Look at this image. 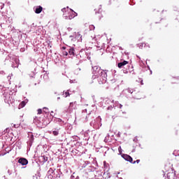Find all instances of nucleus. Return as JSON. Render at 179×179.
Instances as JSON below:
<instances>
[{
	"label": "nucleus",
	"instance_id": "nucleus-1",
	"mask_svg": "<svg viewBox=\"0 0 179 179\" xmlns=\"http://www.w3.org/2000/svg\"><path fill=\"white\" fill-rule=\"evenodd\" d=\"M101 68L99 66H92V79L97 78L99 85H103L107 79V72L101 71Z\"/></svg>",
	"mask_w": 179,
	"mask_h": 179
},
{
	"label": "nucleus",
	"instance_id": "nucleus-2",
	"mask_svg": "<svg viewBox=\"0 0 179 179\" xmlns=\"http://www.w3.org/2000/svg\"><path fill=\"white\" fill-rule=\"evenodd\" d=\"M73 110H76V102H71L69 107V112L72 113Z\"/></svg>",
	"mask_w": 179,
	"mask_h": 179
},
{
	"label": "nucleus",
	"instance_id": "nucleus-3",
	"mask_svg": "<svg viewBox=\"0 0 179 179\" xmlns=\"http://www.w3.org/2000/svg\"><path fill=\"white\" fill-rule=\"evenodd\" d=\"M122 157H123L124 160H126V162H129V163H132V162L134 161L132 157L127 154H123L122 155Z\"/></svg>",
	"mask_w": 179,
	"mask_h": 179
},
{
	"label": "nucleus",
	"instance_id": "nucleus-4",
	"mask_svg": "<svg viewBox=\"0 0 179 179\" xmlns=\"http://www.w3.org/2000/svg\"><path fill=\"white\" fill-rule=\"evenodd\" d=\"M18 163H20V164H22V166H27V164H29V161L26 158H20L18 160Z\"/></svg>",
	"mask_w": 179,
	"mask_h": 179
},
{
	"label": "nucleus",
	"instance_id": "nucleus-5",
	"mask_svg": "<svg viewBox=\"0 0 179 179\" xmlns=\"http://www.w3.org/2000/svg\"><path fill=\"white\" fill-rule=\"evenodd\" d=\"M129 62L128 61H123L122 62L118 63L117 66L118 68L121 69L122 66H125V65H128Z\"/></svg>",
	"mask_w": 179,
	"mask_h": 179
},
{
	"label": "nucleus",
	"instance_id": "nucleus-6",
	"mask_svg": "<svg viewBox=\"0 0 179 179\" xmlns=\"http://www.w3.org/2000/svg\"><path fill=\"white\" fill-rule=\"evenodd\" d=\"M35 13L36 14H39L41 12H43V8L41 7V6H37L35 8V10H34Z\"/></svg>",
	"mask_w": 179,
	"mask_h": 179
},
{
	"label": "nucleus",
	"instance_id": "nucleus-7",
	"mask_svg": "<svg viewBox=\"0 0 179 179\" xmlns=\"http://www.w3.org/2000/svg\"><path fill=\"white\" fill-rule=\"evenodd\" d=\"M76 16H78V14L75 15L73 13H71L69 16H65L66 19H69V20H72L73 17H76Z\"/></svg>",
	"mask_w": 179,
	"mask_h": 179
},
{
	"label": "nucleus",
	"instance_id": "nucleus-8",
	"mask_svg": "<svg viewBox=\"0 0 179 179\" xmlns=\"http://www.w3.org/2000/svg\"><path fill=\"white\" fill-rule=\"evenodd\" d=\"M95 13H101L103 12V9L101 8V5L98 6L95 9H94Z\"/></svg>",
	"mask_w": 179,
	"mask_h": 179
},
{
	"label": "nucleus",
	"instance_id": "nucleus-9",
	"mask_svg": "<svg viewBox=\"0 0 179 179\" xmlns=\"http://www.w3.org/2000/svg\"><path fill=\"white\" fill-rule=\"evenodd\" d=\"M41 159L42 160V163H46V162H48V157L45 155H42L41 157Z\"/></svg>",
	"mask_w": 179,
	"mask_h": 179
},
{
	"label": "nucleus",
	"instance_id": "nucleus-10",
	"mask_svg": "<svg viewBox=\"0 0 179 179\" xmlns=\"http://www.w3.org/2000/svg\"><path fill=\"white\" fill-rule=\"evenodd\" d=\"M134 98L136 99V100H141V92H137L136 93V94H133Z\"/></svg>",
	"mask_w": 179,
	"mask_h": 179
},
{
	"label": "nucleus",
	"instance_id": "nucleus-11",
	"mask_svg": "<svg viewBox=\"0 0 179 179\" xmlns=\"http://www.w3.org/2000/svg\"><path fill=\"white\" fill-rule=\"evenodd\" d=\"M69 55H73V57H74L75 56V49H73V48H71L69 50Z\"/></svg>",
	"mask_w": 179,
	"mask_h": 179
},
{
	"label": "nucleus",
	"instance_id": "nucleus-12",
	"mask_svg": "<svg viewBox=\"0 0 179 179\" xmlns=\"http://www.w3.org/2000/svg\"><path fill=\"white\" fill-rule=\"evenodd\" d=\"M63 96L64 97H69V96H71V94H69V90L64 92Z\"/></svg>",
	"mask_w": 179,
	"mask_h": 179
},
{
	"label": "nucleus",
	"instance_id": "nucleus-13",
	"mask_svg": "<svg viewBox=\"0 0 179 179\" xmlns=\"http://www.w3.org/2000/svg\"><path fill=\"white\" fill-rule=\"evenodd\" d=\"M52 134L55 136H58V135H59V130L57 129V130H54L52 131Z\"/></svg>",
	"mask_w": 179,
	"mask_h": 179
},
{
	"label": "nucleus",
	"instance_id": "nucleus-14",
	"mask_svg": "<svg viewBox=\"0 0 179 179\" xmlns=\"http://www.w3.org/2000/svg\"><path fill=\"white\" fill-rule=\"evenodd\" d=\"M179 78H173L171 80L172 83H178Z\"/></svg>",
	"mask_w": 179,
	"mask_h": 179
},
{
	"label": "nucleus",
	"instance_id": "nucleus-15",
	"mask_svg": "<svg viewBox=\"0 0 179 179\" xmlns=\"http://www.w3.org/2000/svg\"><path fill=\"white\" fill-rule=\"evenodd\" d=\"M24 106H26V102L25 101H22L20 103V107H21V108H23V107H24Z\"/></svg>",
	"mask_w": 179,
	"mask_h": 179
},
{
	"label": "nucleus",
	"instance_id": "nucleus-16",
	"mask_svg": "<svg viewBox=\"0 0 179 179\" xmlns=\"http://www.w3.org/2000/svg\"><path fill=\"white\" fill-rule=\"evenodd\" d=\"M54 169L52 168L49 169L48 173L51 176V174H54Z\"/></svg>",
	"mask_w": 179,
	"mask_h": 179
},
{
	"label": "nucleus",
	"instance_id": "nucleus-17",
	"mask_svg": "<svg viewBox=\"0 0 179 179\" xmlns=\"http://www.w3.org/2000/svg\"><path fill=\"white\" fill-rule=\"evenodd\" d=\"M68 10H69V8L67 7L66 8H62V11L63 12V13H65L66 12H68Z\"/></svg>",
	"mask_w": 179,
	"mask_h": 179
},
{
	"label": "nucleus",
	"instance_id": "nucleus-18",
	"mask_svg": "<svg viewBox=\"0 0 179 179\" xmlns=\"http://www.w3.org/2000/svg\"><path fill=\"white\" fill-rule=\"evenodd\" d=\"M94 29H96L94 25H93V24L90 25V30H94Z\"/></svg>",
	"mask_w": 179,
	"mask_h": 179
},
{
	"label": "nucleus",
	"instance_id": "nucleus-19",
	"mask_svg": "<svg viewBox=\"0 0 179 179\" xmlns=\"http://www.w3.org/2000/svg\"><path fill=\"white\" fill-rule=\"evenodd\" d=\"M132 163H133V164H135V163H137V164H138V163H141V159H137L136 161H134Z\"/></svg>",
	"mask_w": 179,
	"mask_h": 179
},
{
	"label": "nucleus",
	"instance_id": "nucleus-20",
	"mask_svg": "<svg viewBox=\"0 0 179 179\" xmlns=\"http://www.w3.org/2000/svg\"><path fill=\"white\" fill-rule=\"evenodd\" d=\"M63 55H64L65 57H68V52L63 51Z\"/></svg>",
	"mask_w": 179,
	"mask_h": 179
},
{
	"label": "nucleus",
	"instance_id": "nucleus-21",
	"mask_svg": "<svg viewBox=\"0 0 179 179\" xmlns=\"http://www.w3.org/2000/svg\"><path fill=\"white\" fill-rule=\"evenodd\" d=\"M38 114H43V110L42 109H38Z\"/></svg>",
	"mask_w": 179,
	"mask_h": 179
},
{
	"label": "nucleus",
	"instance_id": "nucleus-22",
	"mask_svg": "<svg viewBox=\"0 0 179 179\" xmlns=\"http://www.w3.org/2000/svg\"><path fill=\"white\" fill-rule=\"evenodd\" d=\"M31 141L33 142L34 141V136L33 134L31 135Z\"/></svg>",
	"mask_w": 179,
	"mask_h": 179
},
{
	"label": "nucleus",
	"instance_id": "nucleus-23",
	"mask_svg": "<svg viewBox=\"0 0 179 179\" xmlns=\"http://www.w3.org/2000/svg\"><path fill=\"white\" fill-rule=\"evenodd\" d=\"M143 44H144V45H145V43H141L140 45H139V48H143Z\"/></svg>",
	"mask_w": 179,
	"mask_h": 179
},
{
	"label": "nucleus",
	"instance_id": "nucleus-24",
	"mask_svg": "<svg viewBox=\"0 0 179 179\" xmlns=\"http://www.w3.org/2000/svg\"><path fill=\"white\" fill-rule=\"evenodd\" d=\"M70 10H71V12L72 13H73L74 15H78V13H76V12H73V11L72 10V9H70Z\"/></svg>",
	"mask_w": 179,
	"mask_h": 179
},
{
	"label": "nucleus",
	"instance_id": "nucleus-25",
	"mask_svg": "<svg viewBox=\"0 0 179 179\" xmlns=\"http://www.w3.org/2000/svg\"><path fill=\"white\" fill-rule=\"evenodd\" d=\"M118 108H122V105L121 103H120Z\"/></svg>",
	"mask_w": 179,
	"mask_h": 179
},
{
	"label": "nucleus",
	"instance_id": "nucleus-26",
	"mask_svg": "<svg viewBox=\"0 0 179 179\" xmlns=\"http://www.w3.org/2000/svg\"><path fill=\"white\" fill-rule=\"evenodd\" d=\"M62 48V50H66V47H65V46H63Z\"/></svg>",
	"mask_w": 179,
	"mask_h": 179
},
{
	"label": "nucleus",
	"instance_id": "nucleus-27",
	"mask_svg": "<svg viewBox=\"0 0 179 179\" xmlns=\"http://www.w3.org/2000/svg\"><path fill=\"white\" fill-rule=\"evenodd\" d=\"M120 149H121V147H119V150H120Z\"/></svg>",
	"mask_w": 179,
	"mask_h": 179
},
{
	"label": "nucleus",
	"instance_id": "nucleus-28",
	"mask_svg": "<svg viewBox=\"0 0 179 179\" xmlns=\"http://www.w3.org/2000/svg\"><path fill=\"white\" fill-rule=\"evenodd\" d=\"M64 15H66V13H64Z\"/></svg>",
	"mask_w": 179,
	"mask_h": 179
},
{
	"label": "nucleus",
	"instance_id": "nucleus-29",
	"mask_svg": "<svg viewBox=\"0 0 179 179\" xmlns=\"http://www.w3.org/2000/svg\"><path fill=\"white\" fill-rule=\"evenodd\" d=\"M131 94H132V93H134V92H131Z\"/></svg>",
	"mask_w": 179,
	"mask_h": 179
}]
</instances>
